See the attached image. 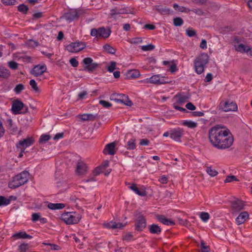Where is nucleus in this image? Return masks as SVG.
<instances>
[{"mask_svg":"<svg viewBox=\"0 0 252 252\" xmlns=\"http://www.w3.org/2000/svg\"><path fill=\"white\" fill-rule=\"evenodd\" d=\"M189 11L193 12V13H195V14L200 16L203 15L204 14V12L202 11V9L199 8H193L190 10H189Z\"/></svg>","mask_w":252,"mask_h":252,"instance_id":"obj_60","label":"nucleus"},{"mask_svg":"<svg viewBox=\"0 0 252 252\" xmlns=\"http://www.w3.org/2000/svg\"><path fill=\"white\" fill-rule=\"evenodd\" d=\"M200 217L203 221L206 222L209 219L210 215L208 213L202 212L200 213Z\"/></svg>","mask_w":252,"mask_h":252,"instance_id":"obj_46","label":"nucleus"},{"mask_svg":"<svg viewBox=\"0 0 252 252\" xmlns=\"http://www.w3.org/2000/svg\"><path fill=\"white\" fill-rule=\"evenodd\" d=\"M116 63L115 62H111L107 66V70L110 72H112L116 69Z\"/></svg>","mask_w":252,"mask_h":252,"instance_id":"obj_51","label":"nucleus"},{"mask_svg":"<svg viewBox=\"0 0 252 252\" xmlns=\"http://www.w3.org/2000/svg\"><path fill=\"white\" fill-rule=\"evenodd\" d=\"M29 176V173L28 171H24L15 176L23 185L28 181Z\"/></svg>","mask_w":252,"mask_h":252,"instance_id":"obj_20","label":"nucleus"},{"mask_svg":"<svg viewBox=\"0 0 252 252\" xmlns=\"http://www.w3.org/2000/svg\"><path fill=\"white\" fill-rule=\"evenodd\" d=\"M184 135V130L183 129L178 128L171 131L170 136L171 139L176 141L180 142L181 138Z\"/></svg>","mask_w":252,"mask_h":252,"instance_id":"obj_15","label":"nucleus"},{"mask_svg":"<svg viewBox=\"0 0 252 252\" xmlns=\"http://www.w3.org/2000/svg\"><path fill=\"white\" fill-rule=\"evenodd\" d=\"M112 99H114L118 102H121L126 105L131 106L132 105V102L130 101L127 95L120 94H114L111 95Z\"/></svg>","mask_w":252,"mask_h":252,"instance_id":"obj_6","label":"nucleus"},{"mask_svg":"<svg viewBox=\"0 0 252 252\" xmlns=\"http://www.w3.org/2000/svg\"><path fill=\"white\" fill-rule=\"evenodd\" d=\"M127 13H129V9L128 7H124L121 9L115 8L110 10V16L111 18L116 19L117 15Z\"/></svg>","mask_w":252,"mask_h":252,"instance_id":"obj_18","label":"nucleus"},{"mask_svg":"<svg viewBox=\"0 0 252 252\" xmlns=\"http://www.w3.org/2000/svg\"><path fill=\"white\" fill-rule=\"evenodd\" d=\"M11 197H13V196H10L8 198L0 196V206H6L9 204L11 201Z\"/></svg>","mask_w":252,"mask_h":252,"instance_id":"obj_35","label":"nucleus"},{"mask_svg":"<svg viewBox=\"0 0 252 252\" xmlns=\"http://www.w3.org/2000/svg\"><path fill=\"white\" fill-rule=\"evenodd\" d=\"M128 74L131 78H137L140 76L139 72L137 70H131L128 71Z\"/></svg>","mask_w":252,"mask_h":252,"instance_id":"obj_44","label":"nucleus"},{"mask_svg":"<svg viewBox=\"0 0 252 252\" xmlns=\"http://www.w3.org/2000/svg\"><path fill=\"white\" fill-rule=\"evenodd\" d=\"M18 63L14 61H10L8 63V66L12 69L15 70L18 68Z\"/></svg>","mask_w":252,"mask_h":252,"instance_id":"obj_56","label":"nucleus"},{"mask_svg":"<svg viewBox=\"0 0 252 252\" xmlns=\"http://www.w3.org/2000/svg\"><path fill=\"white\" fill-rule=\"evenodd\" d=\"M129 188L141 196H145L147 194L145 190L144 189H139L135 184H132L129 187Z\"/></svg>","mask_w":252,"mask_h":252,"instance_id":"obj_30","label":"nucleus"},{"mask_svg":"<svg viewBox=\"0 0 252 252\" xmlns=\"http://www.w3.org/2000/svg\"><path fill=\"white\" fill-rule=\"evenodd\" d=\"M155 9L162 15H169L172 12L171 9L162 5H156Z\"/></svg>","mask_w":252,"mask_h":252,"instance_id":"obj_22","label":"nucleus"},{"mask_svg":"<svg viewBox=\"0 0 252 252\" xmlns=\"http://www.w3.org/2000/svg\"><path fill=\"white\" fill-rule=\"evenodd\" d=\"M18 178L15 176L12 180L8 183V187L10 189H16L22 186Z\"/></svg>","mask_w":252,"mask_h":252,"instance_id":"obj_29","label":"nucleus"},{"mask_svg":"<svg viewBox=\"0 0 252 252\" xmlns=\"http://www.w3.org/2000/svg\"><path fill=\"white\" fill-rule=\"evenodd\" d=\"M186 107L190 110H194L196 109V107L191 102L188 103L186 105Z\"/></svg>","mask_w":252,"mask_h":252,"instance_id":"obj_63","label":"nucleus"},{"mask_svg":"<svg viewBox=\"0 0 252 252\" xmlns=\"http://www.w3.org/2000/svg\"><path fill=\"white\" fill-rule=\"evenodd\" d=\"M201 252H209L210 248L208 246H206L203 242L201 243Z\"/></svg>","mask_w":252,"mask_h":252,"instance_id":"obj_59","label":"nucleus"},{"mask_svg":"<svg viewBox=\"0 0 252 252\" xmlns=\"http://www.w3.org/2000/svg\"><path fill=\"white\" fill-rule=\"evenodd\" d=\"M209 60V56L207 54L201 53L198 55L194 61L195 72L198 74L202 73Z\"/></svg>","mask_w":252,"mask_h":252,"instance_id":"obj_2","label":"nucleus"},{"mask_svg":"<svg viewBox=\"0 0 252 252\" xmlns=\"http://www.w3.org/2000/svg\"><path fill=\"white\" fill-rule=\"evenodd\" d=\"M127 149L129 150H133L136 148L135 145V139H130L126 144V146Z\"/></svg>","mask_w":252,"mask_h":252,"instance_id":"obj_38","label":"nucleus"},{"mask_svg":"<svg viewBox=\"0 0 252 252\" xmlns=\"http://www.w3.org/2000/svg\"><path fill=\"white\" fill-rule=\"evenodd\" d=\"M80 12V10L71 9L65 13L63 15V17L66 21L71 22L79 18Z\"/></svg>","mask_w":252,"mask_h":252,"instance_id":"obj_8","label":"nucleus"},{"mask_svg":"<svg viewBox=\"0 0 252 252\" xmlns=\"http://www.w3.org/2000/svg\"><path fill=\"white\" fill-rule=\"evenodd\" d=\"M47 69L46 66L45 64H38L34 66L31 70V73L35 77L40 76L46 71Z\"/></svg>","mask_w":252,"mask_h":252,"instance_id":"obj_13","label":"nucleus"},{"mask_svg":"<svg viewBox=\"0 0 252 252\" xmlns=\"http://www.w3.org/2000/svg\"><path fill=\"white\" fill-rule=\"evenodd\" d=\"M115 147L116 143L115 142L108 144L106 145L103 150V153L104 154L107 153L110 155H114L116 153L115 151Z\"/></svg>","mask_w":252,"mask_h":252,"instance_id":"obj_23","label":"nucleus"},{"mask_svg":"<svg viewBox=\"0 0 252 252\" xmlns=\"http://www.w3.org/2000/svg\"><path fill=\"white\" fill-rule=\"evenodd\" d=\"M235 51L252 57V48H234Z\"/></svg>","mask_w":252,"mask_h":252,"instance_id":"obj_33","label":"nucleus"},{"mask_svg":"<svg viewBox=\"0 0 252 252\" xmlns=\"http://www.w3.org/2000/svg\"><path fill=\"white\" fill-rule=\"evenodd\" d=\"M145 82L156 85L163 84L167 83V82L165 81V77L159 74L153 75L150 78L146 79Z\"/></svg>","mask_w":252,"mask_h":252,"instance_id":"obj_7","label":"nucleus"},{"mask_svg":"<svg viewBox=\"0 0 252 252\" xmlns=\"http://www.w3.org/2000/svg\"><path fill=\"white\" fill-rule=\"evenodd\" d=\"M86 47V44L83 42H71L66 47Z\"/></svg>","mask_w":252,"mask_h":252,"instance_id":"obj_37","label":"nucleus"},{"mask_svg":"<svg viewBox=\"0 0 252 252\" xmlns=\"http://www.w3.org/2000/svg\"><path fill=\"white\" fill-rule=\"evenodd\" d=\"M65 204L63 203H49L48 207L51 210L62 209L64 208Z\"/></svg>","mask_w":252,"mask_h":252,"instance_id":"obj_34","label":"nucleus"},{"mask_svg":"<svg viewBox=\"0 0 252 252\" xmlns=\"http://www.w3.org/2000/svg\"><path fill=\"white\" fill-rule=\"evenodd\" d=\"M34 141L32 137H28L22 141H20L16 145L17 149H22V152H24L25 150L28 147L32 145Z\"/></svg>","mask_w":252,"mask_h":252,"instance_id":"obj_9","label":"nucleus"},{"mask_svg":"<svg viewBox=\"0 0 252 252\" xmlns=\"http://www.w3.org/2000/svg\"><path fill=\"white\" fill-rule=\"evenodd\" d=\"M24 108V104L19 99L13 101L11 110L13 114L17 115L21 113V110Z\"/></svg>","mask_w":252,"mask_h":252,"instance_id":"obj_12","label":"nucleus"},{"mask_svg":"<svg viewBox=\"0 0 252 252\" xmlns=\"http://www.w3.org/2000/svg\"><path fill=\"white\" fill-rule=\"evenodd\" d=\"M29 10L28 6L24 4H20L18 6V10L23 14H26Z\"/></svg>","mask_w":252,"mask_h":252,"instance_id":"obj_42","label":"nucleus"},{"mask_svg":"<svg viewBox=\"0 0 252 252\" xmlns=\"http://www.w3.org/2000/svg\"><path fill=\"white\" fill-rule=\"evenodd\" d=\"M184 23L183 20L180 17H176L173 20V24L175 26H181Z\"/></svg>","mask_w":252,"mask_h":252,"instance_id":"obj_45","label":"nucleus"},{"mask_svg":"<svg viewBox=\"0 0 252 252\" xmlns=\"http://www.w3.org/2000/svg\"><path fill=\"white\" fill-rule=\"evenodd\" d=\"M249 215L246 211L241 213L236 219V222L238 225H240L249 218Z\"/></svg>","mask_w":252,"mask_h":252,"instance_id":"obj_21","label":"nucleus"},{"mask_svg":"<svg viewBox=\"0 0 252 252\" xmlns=\"http://www.w3.org/2000/svg\"><path fill=\"white\" fill-rule=\"evenodd\" d=\"M232 213H237L243 210L245 206L244 202L240 200H236L232 202Z\"/></svg>","mask_w":252,"mask_h":252,"instance_id":"obj_17","label":"nucleus"},{"mask_svg":"<svg viewBox=\"0 0 252 252\" xmlns=\"http://www.w3.org/2000/svg\"><path fill=\"white\" fill-rule=\"evenodd\" d=\"M133 240V235L130 233L128 232L125 234L123 237V240L129 242Z\"/></svg>","mask_w":252,"mask_h":252,"instance_id":"obj_53","label":"nucleus"},{"mask_svg":"<svg viewBox=\"0 0 252 252\" xmlns=\"http://www.w3.org/2000/svg\"><path fill=\"white\" fill-rule=\"evenodd\" d=\"M158 181L162 184H166L167 182L168 179L166 176H162L159 178Z\"/></svg>","mask_w":252,"mask_h":252,"instance_id":"obj_64","label":"nucleus"},{"mask_svg":"<svg viewBox=\"0 0 252 252\" xmlns=\"http://www.w3.org/2000/svg\"><path fill=\"white\" fill-rule=\"evenodd\" d=\"M111 32V31L109 28L100 27L98 29L94 28L92 29L91 35L95 36L97 39L100 38L105 39L109 36Z\"/></svg>","mask_w":252,"mask_h":252,"instance_id":"obj_4","label":"nucleus"},{"mask_svg":"<svg viewBox=\"0 0 252 252\" xmlns=\"http://www.w3.org/2000/svg\"><path fill=\"white\" fill-rule=\"evenodd\" d=\"M38 45V42L32 39H30L25 43V46L27 47H36Z\"/></svg>","mask_w":252,"mask_h":252,"instance_id":"obj_40","label":"nucleus"},{"mask_svg":"<svg viewBox=\"0 0 252 252\" xmlns=\"http://www.w3.org/2000/svg\"><path fill=\"white\" fill-rule=\"evenodd\" d=\"M234 181H239V180H238L235 176L231 175L227 176L224 182L225 183H230Z\"/></svg>","mask_w":252,"mask_h":252,"instance_id":"obj_52","label":"nucleus"},{"mask_svg":"<svg viewBox=\"0 0 252 252\" xmlns=\"http://www.w3.org/2000/svg\"><path fill=\"white\" fill-rule=\"evenodd\" d=\"M1 2L5 5H13L17 3L16 0H1Z\"/></svg>","mask_w":252,"mask_h":252,"instance_id":"obj_49","label":"nucleus"},{"mask_svg":"<svg viewBox=\"0 0 252 252\" xmlns=\"http://www.w3.org/2000/svg\"><path fill=\"white\" fill-rule=\"evenodd\" d=\"M61 218L67 224L78 223L82 218L80 214L75 212H64L61 216Z\"/></svg>","mask_w":252,"mask_h":252,"instance_id":"obj_3","label":"nucleus"},{"mask_svg":"<svg viewBox=\"0 0 252 252\" xmlns=\"http://www.w3.org/2000/svg\"><path fill=\"white\" fill-rule=\"evenodd\" d=\"M126 223L123 224L120 222H116L111 221L107 224L106 226L109 228H122L125 226Z\"/></svg>","mask_w":252,"mask_h":252,"instance_id":"obj_32","label":"nucleus"},{"mask_svg":"<svg viewBox=\"0 0 252 252\" xmlns=\"http://www.w3.org/2000/svg\"><path fill=\"white\" fill-rule=\"evenodd\" d=\"M50 138L51 137L49 135L43 134L40 136L39 141L40 143L46 142L48 141Z\"/></svg>","mask_w":252,"mask_h":252,"instance_id":"obj_50","label":"nucleus"},{"mask_svg":"<svg viewBox=\"0 0 252 252\" xmlns=\"http://www.w3.org/2000/svg\"><path fill=\"white\" fill-rule=\"evenodd\" d=\"M99 104L103 106V107L108 108L112 106V104L108 101L104 100H99Z\"/></svg>","mask_w":252,"mask_h":252,"instance_id":"obj_58","label":"nucleus"},{"mask_svg":"<svg viewBox=\"0 0 252 252\" xmlns=\"http://www.w3.org/2000/svg\"><path fill=\"white\" fill-rule=\"evenodd\" d=\"M231 43L234 47H248L243 37L234 36L231 39Z\"/></svg>","mask_w":252,"mask_h":252,"instance_id":"obj_11","label":"nucleus"},{"mask_svg":"<svg viewBox=\"0 0 252 252\" xmlns=\"http://www.w3.org/2000/svg\"><path fill=\"white\" fill-rule=\"evenodd\" d=\"M235 31V28L232 26H227L221 27L220 30V32L223 34H225Z\"/></svg>","mask_w":252,"mask_h":252,"instance_id":"obj_31","label":"nucleus"},{"mask_svg":"<svg viewBox=\"0 0 252 252\" xmlns=\"http://www.w3.org/2000/svg\"><path fill=\"white\" fill-rule=\"evenodd\" d=\"M24 86L22 84H19L16 86L14 89V92L16 94H20L24 89Z\"/></svg>","mask_w":252,"mask_h":252,"instance_id":"obj_48","label":"nucleus"},{"mask_svg":"<svg viewBox=\"0 0 252 252\" xmlns=\"http://www.w3.org/2000/svg\"><path fill=\"white\" fill-rule=\"evenodd\" d=\"M12 237L16 239H30L32 238V236L27 234L25 231H20L18 233L13 234Z\"/></svg>","mask_w":252,"mask_h":252,"instance_id":"obj_25","label":"nucleus"},{"mask_svg":"<svg viewBox=\"0 0 252 252\" xmlns=\"http://www.w3.org/2000/svg\"><path fill=\"white\" fill-rule=\"evenodd\" d=\"M29 248V245L26 243L22 244L19 246V250L20 252H26Z\"/></svg>","mask_w":252,"mask_h":252,"instance_id":"obj_47","label":"nucleus"},{"mask_svg":"<svg viewBox=\"0 0 252 252\" xmlns=\"http://www.w3.org/2000/svg\"><path fill=\"white\" fill-rule=\"evenodd\" d=\"M135 230L142 231L146 226V221L145 217L142 215H139L136 218L135 221Z\"/></svg>","mask_w":252,"mask_h":252,"instance_id":"obj_14","label":"nucleus"},{"mask_svg":"<svg viewBox=\"0 0 252 252\" xmlns=\"http://www.w3.org/2000/svg\"><path fill=\"white\" fill-rule=\"evenodd\" d=\"M88 171V166L87 164L82 160L77 162L76 168V173L79 176H84L86 175Z\"/></svg>","mask_w":252,"mask_h":252,"instance_id":"obj_10","label":"nucleus"},{"mask_svg":"<svg viewBox=\"0 0 252 252\" xmlns=\"http://www.w3.org/2000/svg\"><path fill=\"white\" fill-rule=\"evenodd\" d=\"M79 118L83 121L94 120L95 116L91 114H84L79 115Z\"/></svg>","mask_w":252,"mask_h":252,"instance_id":"obj_36","label":"nucleus"},{"mask_svg":"<svg viewBox=\"0 0 252 252\" xmlns=\"http://www.w3.org/2000/svg\"><path fill=\"white\" fill-rule=\"evenodd\" d=\"M95 177L96 176H94V173H93V174L90 175L88 177V178L87 180H85L84 181L85 182L95 181L96 180L95 179Z\"/></svg>","mask_w":252,"mask_h":252,"instance_id":"obj_62","label":"nucleus"},{"mask_svg":"<svg viewBox=\"0 0 252 252\" xmlns=\"http://www.w3.org/2000/svg\"><path fill=\"white\" fill-rule=\"evenodd\" d=\"M157 218L158 221H159L163 224L166 225H173L175 224V222L174 221L170 219H167L165 217L163 216H158L157 217Z\"/></svg>","mask_w":252,"mask_h":252,"instance_id":"obj_24","label":"nucleus"},{"mask_svg":"<svg viewBox=\"0 0 252 252\" xmlns=\"http://www.w3.org/2000/svg\"><path fill=\"white\" fill-rule=\"evenodd\" d=\"M10 76L9 70L6 68L0 65V78L7 79Z\"/></svg>","mask_w":252,"mask_h":252,"instance_id":"obj_27","label":"nucleus"},{"mask_svg":"<svg viewBox=\"0 0 252 252\" xmlns=\"http://www.w3.org/2000/svg\"><path fill=\"white\" fill-rule=\"evenodd\" d=\"M83 63L84 64L86 65L85 67V69L89 71H93L98 66V64L95 63H94L93 59L89 57L84 59Z\"/></svg>","mask_w":252,"mask_h":252,"instance_id":"obj_16","label":"nucleus"},{"mask_svg":"<svg viewBox=\"0 0 252 252\" xmlns=\"http://www.w3.org/2000/svg\"><path fill=\"white\" fill-rule=\"evenodd\" d=\"M30 85L31 86L32 89L36 92H38V88L37 86V83L34 80H31L30 81Z\"/></svg>","mask_w":252,"mask_h":252,"instance_id":"obj_54","label":"nucleus"},{"mask_svg":"<svg viewBox=\"0 0 252 252\" xmlns=\"http://www.w3.org/2000/svg\"><path fill=\"white\" fill-rule=\"evenodd\" d=\"M149 231L152 234L158 235L161 233V228L156 224H152L149 226Z\"/></svg>","mask_w":252,"mask_h":252,"instance_id":"obj_28","label":"nucleus"},{"mask_svg":"<svg viewBox=\"0 0 252 252\" xmlns=\"http://www.w3.org/2000/svg\"><path fill=\"white\" fill-rule=\"evenodd\" d=\"M219 107L224 112L236 111L238 109L237 104L230 100L221 101L219 105Z\"/></svg>","mask_w":252,"mask_h":252,"instance_id":"obj_5","label":"nucleus"},{"mask_svg":"<svg viewBox=\"0 0 252 252\" xmlns=\"http://www.w3.org/2000/svg\"><path fill=\"white\" fill-rule=\"evenodd\" d=\"M142 42V40L141 38H140V37L133 38L130 40V42L131 44H133L136 45H137L139 43H140Z\"/></svg>","mask_w":252,"mask_h":252,"instance_id":"obj_55","label":"nucleus"},{"mask_svg":"<svg viewBox=\"0 0 252 252\" xmlns=\"http://www.w3.org/2000/svg\"><path fill=\"white\" fill-rule=\"evenodd\" d=\"M69 62L73 67H77L78 65V62L75 58H71Z\"/></svg>","mask_w":252,"mask_h":252,"instance_id":"obj_61","label":"nucleus"},{"mask_svg":"<svg viewBox=\"0 0 252 252\" xmlns=\"http://www.w3.org/2000/svg\"><path fill=\"white\" fill-rule=\"evenodd\" d=\"M208 139L212 145L219 150L228 149L234 142L230 130L221 125H217L209 129Z\"/></svg>","mask_w":252,"mask_h":252,"instance_id":"obj_1","label":"nucleus"},{"mask_svg":"<svg viewBox=\"0 0 252 252\" xmlns=\"http://www.w3.org/2000/svg\"><path fill=\"white\" fill-rule=\"evenodd\" d=\"M174 98L178 104H182L187 102L189 98V96L183 94H178L175 95Z\"/></svg>","mask_w":252,"mask_h":252,"instance_id":"obj_19","label":"nucleus"},{"mask_svg":"<svg viewBox=\"0 0 252 252\" xmlns=\"http://www.w3.org/2000/svg\"><path fill=\"white\" fill-rule=\"evenodd\" d=\"M32 220L33 222H36L39 220L42 223H45L47 222V219L45 218H41L39 213H33L32 215Z\"/></svg>","mask_w":252,"mask_h":252,"instance_id":"obj_26","label":"nucleus"},{"mask_svg":"<svg viewBox=\"0 0 252 252\" xmlns=\"http://www.w3.org/2000/svg\"><path fill=\"white\" fill-rule=\"evenodd\" d=\"M183 124L184 126H187L188 127L190 128H195L197 126V123H195L194 122L191 121H185V122H183Z\"/></svg>","mask_w":252,"mask_h":252,"instance_id":"obj_41","label":"nucleus"},{"mask_svg":"<svg viewBox=\"0 0 252 252\" xmlns=\"http://www.w3.org/2000/svg\"><path fill=\"white\" fill-rule=\"evenodd\" d=\"M186 32L187 35L189 37L194 36L196 34L195 30L191 28H189L186 30Z\"/></svg>","mask_w":252,"mask_h":252,"instance_id":"obj_43","label":"nucleus"},{"mask_svg":"<svg viewBox=\"0 0 252 252\" xmlns=\"http://www.w3.org/2000/svg\"><path fill=\"white\" fill-rule=\"evenodd\" d=\"M206 171L207 173L212 177H215L218 174V171L215 169L213 168L212 166L206 167Z\"/></svg>","mask_w":252,"mask_h":252,"instance_id":"obj_39","label":"nucleus"},{"mask_svg":"<svg viewBox=\"0 0 252 252\" xmlns=\"http://www.w3.org/2000/svg\"><path fill=\"white\" fill-rule=\"evenodd\" d=\"M103 167L102 166H98L96 167L93 171L94 176H96L99 175L102 172Z\"/></svg>","mask_w":252,"mask_h":252,"instance_id":"obj_57","label":"nucleus"}]
</instances>
